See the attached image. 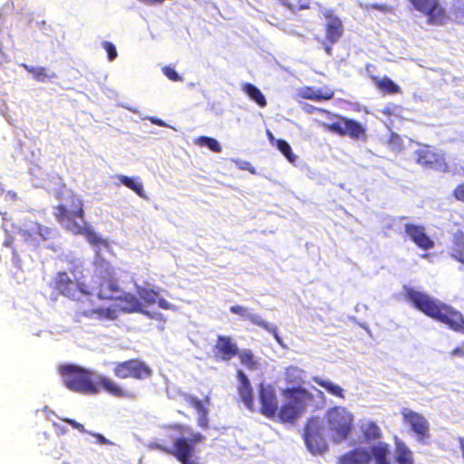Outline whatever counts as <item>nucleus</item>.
<instances>
[{"label": "nucleus", "instance_id": "obj_1", "mask_svg": "<svg viewBox=\"0 0 464 464\" xmlns=\"http://www.w3.org/2000/svg\"><path fill=\"white\" fill-rule=\"evenodd\" d=\"M327 428L323 420L312 418L308 420L304 440L308 450L313 454H323L328 449L325 433L335 443L345 440L352 431L353 415L345 407L335 406L326 412Z\"/></svg>", "mask_w": 464, "mask_h": 464}, {"label": "nucleus", "instance_id": "obj_2", "mask_svg": "<svg viewBox=\"0 0 464 464\" xmlns=\"http://www.w3.org/2000/svg\"><path fill=\"white\" fill-rule=\"evenodd\" d=\"M58 372L63 385L70 391L85 395L98 394L102 390L115 398L133 400L135 391L123 388L113 379L72 363L61 364Z\"/></svg>", "mask_w": 464, "mask_h": 464}, {"label": "nucleus", "instance_id": "obj_3", "mask_svg": "<svg viewBox=\"0 0 464 464\" xmlns=\"http://www.w3.org/2000/svg\"><path fill=\"white\" fill-rule=\"evenodd\" d=\"M405 291L407 298L425 314L446 324L454 331L464 333V318L459 311L413 288L407 287Z\"/></svg>", "mask_w": 464, "mask_h": 464}, {"label": "nucleus", "instance_id": "obj_4", "mask_svg": "<svg viewBox=\"0 0 464 464\" xmlns=\"http://www.w3.org/2000/svg\"><path fill=\"white\" fill-rule=\"evenodd\" d=\"M53 215L56 221L66 230L74 235H82L87 231L83 202L73 192L68 193L53 208Z\"/></svg>", "mask_w": 464, "mask_h": 464}, {"label": "nucleus", "instance_id": "obj_5", "mask_svg": "<svg viewBox=\"0 0 464 464\" xmlns=\"http://www.w3.org/2000/svg\"><path fill=\"white\" fill-rule=\"evenodd\" d=\"M113 300H117L118 303L113 307H98L93 309H85L77 312L79 317H87L97 320H115L119 312L131 314V313H142L148 316H150V313L143 311L142 304L140 299L131 293H124L122 295L117 296Z\"/></svg>", "mask_w": 464, "mask_h": 464}, {"label": "nucleus", "instance_id": "obj_6", "mask_svg": "<svg viewBox=\"0 0 464 464\" xmlns=\"http://www.w3.org/2000/svg\"><path fill=\"white\" fill-rule=\"evenodd\" d=\"M285 397L281 408H279L274 388L269 384L258 385V398L260 402L259 411L268 419L278 417L281 422L290 421V388L282 390Z\"/></svg>", "mask_w": 464, "mask_h": 464}, {"label": "nucleus", "instance_id": "obj_7", "mask_svg": "<svg viewBox=\"0 0 464 464\" xmlns=\"http://www.w3.org/2000/svg\"><path fill=\"white\" fill-rule=\"evenodd\" d=\"M204 440V435L195 432L192 433L190 439L184 437L176 438L173 440V447L168 446L165 440H162L150 443L149 447L151 450H157L175 457L181 464H199L192 460L191 457L194 453L195 445L203 442Z\"/></svg>", "mask_w": 464, "mask_h": 464}, {"label": "nucleus", "instance_id": "obj_8", "mask_svg": "<svg viewBox=\"0 0 464 464\" xmlns=\"http://www.w3.org/2000/svg\"><path fill=\"white\" fill-rule=\"evenodd\" d=\"M373 459L375 464H391L389 445L383 441L374 442L370 450L356 449L340 459V464H368Z\"/></svg>", "mask_w": 464, "mask_h": 464}, {"label": "nucleus", "instance_id": "obj_9", "mask_svg": "<svg viewBox=\"0 0 464 464\" xmlns=\"http://www.w3.org/2000/svg\"><path fill=\"white\" fill-rule=\"evenodd\" d=\"M304 372L292 367V419L316 409L314 395L301 386Z\"/></svg>", "mask_w": 464, "mask_h": 464}, {"label": "nucleus", "instance_id": "obj_10", "mask_svg": "<svg viewBox=\"0 0 464 464\" xmlns=\"http://www.w3.org/2000/svg\"><path fill=\"white\" fill-rule=\"evenodd\" d=\"M152 369L142 360L132 358L122 362H117L113 366V374L119 379L132 378L135 380H146L152 376Z\"/></svg>", "mask_w": 464, "mask_h": 464}, {"label": "nucleus", "instance_id": "obj_11", "mask_svg": "<svg viewBox=\"0 0 464 464\" xmlns=\"http://www.w3.org/2000/svg\"><path fill=\"white\" fill-rule=\"evenodd\" d=\"M85 295H96L102 300H113L121 289L116 276L105 277H92L91 284H87Z\"/></svg>", "mask_w": 464, "mask_h": 464}, {"label": "nucleus", "instance_id": "obj_12", "mask_svg": "<svg viewBox=\"0 0 464 464\" xmlns=\"http://www.w3.org/2000/svg\"><path fill=\"white\" fill-rule=\"evenodd\" d=\"M52 285L60 295L76 300L81 295H85L87 284L73 280L67 272L61 271L55 274Z\"/></svg>", "mask_w": 464, "mask_h": 464}, {"label": "nucleus", "instance_id": "obj_13", "mask_svg": "<svg viewBox=\"0 0 464 464\" xmlns=\"http://www.w3.org/2000/svg\"><path fill=\"white\" fill-rule=\"evenodd\" d=\"M415 10L424 14L428 23L441 24L446 20V13L440 0H409Z\"/></svg>", "mask_w": 464, "mask_h": 464}, {"label": "nucleus", "instance_id": "obj_14", "mask_svg": "<svg viewBox=\"0 0 464 464\" xmlns=\"http://www.w3.org/2000/svg\"><path fill=\"white\" fill-rule=\"evenodd\" d=\"M401 414L404 422L411 426L420 440L430 437V424L423 415L408 408H403Z\"/></svg>", "mask_w": 464, "mask_h": 464}, {"label": "nucleus", "instance_id": "obj_15", "mask_svg": "<svg viewBox=\"0 0 464 464\" xmlns=\"http://www.w3.org/2000/svg\"><path fill=\"white\" fill-rule=\"evenodd\" d=\"M327 18L325 28H326V39L321 42L324 51L327 54H332V44H335L343 35V27L341 20L338 17L333 16L327 11L324 14Z\"/></svg>", "mask_w": 464, "mask_h": 464}, {"label": "nucleus", "instance_id": "obj_16", "mask_svg": "<svg viewBox=\"0 0 464 464\" xmlns=\"http://www.w3.org/2000/svg\"><path fill=\"white\" fill-rule=\"evenodd\" d=\"M324 127L327 130L338 133L340 135H348L353 139H360L364 136L363 127L357 121L346 118L332 124L324 123Z\"/></svg>", "mask_w": 464, "mask_h": 464}, {"label": "nucleus", "instance_id": "obj_17", "mask_svg": "<svg viewBox=\"0 0 464 464\" xmlns=\"http://www.w3.org/2000/svg\"><path fill=\"white\" fill-rule=\"evenodd\" d=\"M213 353L217 360L227 362L238 354V347L230 336L218 335L213 346Z\"/></svg>", "mask_w": 464, "mask_h": 464}, {"label": "nucleus", "instance_id": "obj_18", "mask_svg": "<svg viewBox=\"0 0 464 464\" xmlns=\"http://www.w3.org/2000/svg\"><path fill=\"white\" fill-rule=\"evenodd\" d=\"M182 397L183 400L191 407H193L197 413L198 414V425L204 430L208 429V406L210 404V398L208 396H206L204 399L199 400L197 397L188 393H184Z\"/></svg>", "mask_w": 464, "mask_h": 464}, {"label": "nucleus", "instance_id": "obj_19", "mask_svg": "<svg viewBox=\"0 0 464 464\" xmlns=\"http://www.w3.org/2000/svg\"><path fill=\"white\" fill-rule=\"evenodd\" d=\"M237 378L238 380L237 392L239 394L241 401L249 411H254V392L247 376L243 371L237 370Z\"/></svg>", "mask_w": 464, "mask_h": 464}, {"label": "nucleus", "instance_id": "obj_20", "mask_svg": "<svg viewBox=\"0 0 464 464\" xmlns=\"http://www.w3.org/2000/svg\"><path fill=\"white\" fill-rule=\"evenodd\" d=\"M405 233L420 247L428 250L433 246L432 240L426 235L422 226L405 224Z\"/></svg>", "mask_w": 464, "mask_h": 464}, {"label": "nucleus", "instance_id": "obj_21", "mask_svg": "<svg viewBox=\"0 0 464 464\" xmlns=\"http://www.w3.org/2000/svg\"><path fill=\"white\" fill-rule=\"evenodd\" d=\"M359 428L362 434V441L372 443L382 438L381 428L370 419H362L359 420Z\"/></svg>", "mask_w": 464, "mask_h": 464}, {"label": "nucleus", "instance_id": "obj_22", "mask_svg": "<svg viewBox=\"0 0 464 464\" xmlns=\"http://www.w3.org/2000/svg\"><path fill=\"white\" fill-rule=\"evenodd\" d=\"M450 255L456 260L464 263V227L453 234Z\"/></svg>", "mask_w": 464, "mask_h": 464}, {"label": "nucleus", "instance_id": "obj_23", "mask_svg": "<svg viewBox=\"0 0 464 464\" xmlns=\"http://www.w3.org/2000/svg\"><path fill=\"white\" fill-rule=\"evenodd\" d=\"M299 93L303 98L314 101L330 100L334 96V92L330 89H313L308 87L301 89Z\"/></svg>", "mask_w": 464, "mask_h": 464}, {"label": "nucleus", "instance_id": "obj_24", "mask_svg": "<svg viewBox=\"0 0 464 464\" xmlns=\"http://www.w3.org/2000/svg\"><path fill=\"white\" fill-rule=\"evenodd\" d=\"M313 381L323 387L330 394L338 397L340 399L345 398L344 390L338 384L333 382L329 379H324L318 376L313 378Z\"/></svg>", "mask_w": 464, "mask_h": 464}, {"label": "nucleus", "instance_id": "obj_25", "mask_svg": "<svg viewBox=\"0 0 464 464\" xmlns=\"http://www.w3.org/2000/svg\"><path fill=\"white\" fill-rule=\"evenodd\" d=\"M229 310L231 313L247 319L254 324H256V325H259L266 329H268V324L265 321H263L259 315L249 314L247 309L244 306L237 305V304L232 305V306H230Z\"/></svg>", "mask_w": 464, "mask_h": 464}, {"label": "nucleus", "instance_id": "obj_26", "mask_svg": "<svg viewBox=\"0 0 464 464\" xmlns=\"http://www.w3.org/2000/svg\"><path fill=\"white\" fill-rule=\"evenodd\" d=\"M242 90L258 106L265 107L266 105V97L262 92L254 84L250 82H245L242 84Z\"/></svg>", "mask_w": 464, "mask_h": 464}, {"label": "nucleus", "instance_id": "obj_27", "mask_svg": "<svg viewBox=\"0 0 464 464\" xmlns=\"http://www.w3.org/2000/svg\"><path fill=\"white\" fill-rule=\"evenodd\" d=\"M94 274L92 277H105L116 276L115 270L112 266L102 257H98L94 261Z\"/></svg>", "mask_w": 464, "mask_h": 464}, {"label": "nucleus", "instance_id": "obj_28", "mask_svg": "<svg viewBox=\"0 0 464 464\" xmlns=\"http://www.w3.org/2000/svg\"><path fill=\"white\" fill-rule=\"evenodd\" d=\"M416 160L422 166L430 167L436 159L437 153L434 152L430 147L423 146L415 151Z\"/></svg>", "mask_w": 464, "mask_h": 464}, {"label": "nucleus", "instance_id": "obj_29", "mask_svg": "<svg viewBox=\"0 0 464 464\" xmlns=\"http://www.w3.org/2000/svg\"><path fill=\"white\" fill-rule=\"evenodd\" d=\"M119 180L121 184L133 190L140 197L145 198L143 186L141 182L138 181L136 179L121 175L119 176Z\"/></svg>", "mask_w": 464, "mask_h": 464}, {"label": "nucleus", "instance_id": "obj_30", "mask_svg": "<svg viewBox=\"0 0 464 464\" xmlns=\"http://www.w3.org/2000/svg\"><path fill=\"white\" fill-rule=\"evenodd\" d=\"M137 294L139 297L143 300V302L148 304L151 305L154 304L159 297V292L148 287H142L139 286L137 288Z\"/></svg>", "mask_w": 464, "mask_h": 464}, {"label": "nucleus", "instance_id": "obj_31", "mask_svg": "<svg viewBox=\"0 0 464 464\" xmlns=\"http://www.w3.org/2000/svg\"><path fill=\"white\" fill-rule=\"evenodd\" d=\"M23 67L33 75V77L38 82H44L48 78L54 77V74H49L47 69L43 66H30L23 64Z\"/></svg>", "mask_w": 464, "mask_h": 464}, {"label": "nucleus", "instance_id": "obj_32", "mask_svg": "<svg viewBox=\"0 0 464 464\" xmlns=\"http://www.w3.org/2000/svg\"><path fill=\"white\" fill-rule=\"evenodd\" d=\"M396 458L399 464H412L411 451L402 442H397Z\"/></svg>", "mask_w": 464, "mask_h": 464}, {"label": "nucleus", "instance_id": "obj_33", "mask_svg": "<svg viewBox=\"0 0 464 464\" xmlns=\"http://www.w3.org/2000/svg\"><path fill=\"white\" fill-rule=\"evenodd\" d=\"M195 143L201 147H208L211 151L219 153L222 150V148L218 141L211 137L200 136L198 137L195 140Z\"/></svg>", "mask_w": 464, "mask_h": 464}, {"label": "nucleus", "instance_id": "obj_34", "mask_svg": "<svg viewBox=\"0 0 464 464\" xmlns=\"http://www.w3.org/2000/svg\"><path fill=\"white\" fill-rule=\"evenodd\" d=\"M237 356H238L240 362L249 370H256L257 368V362L250 350L238 351Z\"/></svg>", "mask_w": 464, "mask_h": 464}, {"label": "nucleus", "instance_id": "obj_35", "mask_svg": "<svg viewBox=\"0 0 464 464\" xmlns=\"http://www.w3.org/2000/svg\"><path fill=\"white\" fill-rule=\"evenodd\" d=\"M268 136L271 144L276 146L290 160V145L285 140L276 139L271 132H268Z\"/></svg>", "mask_w": 464, "mask_h": 464}, {"label": "nucleus", "instance_id": "obj_36", "mask_svg": "<svg viewBox=\"0 0 464 464\" xmlns=\"http://www.w3.org/2000/svg\"><path fill=\"white\" fill-rule=\"evenodd\" d=\"M379 87L382 90H385L391 93H395L400 92V87L395 84L390 78H383L378 83Z\"/></svg>", "mask_w": 464, "mask_h": 464}, {"label": "nucleus", "instance_id": "obj_37", "mask_svg": "<svg viewBox=\"0 0 464 464\" xmlns=\"http://www.w3.org/2000/svg\"><path fill=\"white\" fill-rule=\"evenodd\" d=\"M430 168L441 172H446L448 170V164L442 155L437 154L434 163L431 164Z\"/></svg>", "mask_w": 464, "mask_h": 464}, {"label": "nucleus", "instance_id": "obj_38", "mask_svg": "<svg viewBox=\"0 0 464 464\" xmlns=\"http://www.w3.org/2000/svg\"><path fill=\"white\" fill-rule=\"evenodd\" d=\"M102 47L106 51L108 59L110 61H113L117 57L118 53L115 45L112 43L105 41L102 43Z\"/></svg>", "mask_w": 464, "mask_h": 464}, {"label": "nucleus", "instance_id": "obj_39", "mask_svg": "<svg viewBox=\"0 0 464 464\" xmlns=\"http://www.w3.org/2000/svg\"><path fill=\"white\" fill-rule=\"evenodd\" d=\"M163 73L173 82L182 81V78L179 75V73L175 71L174 68L170 66H166L163 68Z\"/></svg>", "mask_w": 464, "mask_h": 464}, {"label": "nucleus", "instance_id": "obj_40", "mask_svg": "<svg viewBox=\"0 0 464 464\" xmlns=\"http://www.w3.org/2000/svg\"><path fill=\"white\" fill-rule=\"evenodd\" d=\"M37 233L44 240H47L52 238L53 231L47 227L38 226Z\"/></svg>", "mask_w": 464, "mask_h": 464}, {"label": "nucleus", "instance_id": "obj_41", "mask_svg": "<svg viewBox=\"0 0 464 464\" xmlns=\"http://www.w3.org/2000/svg\"><path fill=\"white\" fill-rule=\"evenodd\" d=\"M156 303L158 304L159 307L164 310H176V306L170 303H169L165 298L163 297H158Z\"/></svg>", "mask_w": 464, "mask_h": 464}, {"label": "nucleus", "instance_id": "obj_42", "mask_svg": "<svg viewBox=\"0 0 464 464\" xmlns=\"http://www.w3.org/2000/svg\"><path fill=\"white\" fill-rule=\"evenodd\" d=\"M63 420L64 422L70 424L72 427L77 429L80 432H82V433L86 432L84 426L82 424L77 422L76 420H74L72 419H63Z\"/></svg>", "mask_w": 464, "mask_h": 464}, {"label": "nucleus", "instance_id": "obj_43", "mask_svg": "<svg viewBox=\"0 0 464 464\" xmlns=\"http://www.w3.org/2000/svg\"><path fill=\"white\" fill-rule=\"evenodd\" d=\"M390 144L393 147L394 150H399L401 145V138L398 135L392 133L390 140Z\"/></svg>", "mask_w": 464, "mask_h": 464}, {"label": "nucleus", "instance_id": "obj_44", "mask_svg": "<svg viewBox=\"0 0 464 464\" xmlns=\"http://www.w3.org/2000/svg\"><path fill=\"white\" fill-rule=\"evenodd\" d=\"M454 195L457 199L464 201V183L455 188Z\"/></svg>", "mask_w": 464, "mask_h": 464}, {"label": "nucleus", "instance_id": "obj_45", "mask_svg": "<svg viewBox=\"0 0 464 464\" xmlns=\"http://www.w3.org/2000/svg\"><path fill=\"white\" fill-rule=\"evenodd\" d=\"M366 8H372V9H378L382 11V13H386L389 10V7L386 5H367Z\"/></svg>", "mask_w": 464, "mask_h": 464}, {"label": "nucleus", "instance_id": "obj_46", "mask_svg": "<svg viewBox=\"0 0 464 464\" xmlns=\"http://www.w3.org/2000/svg\"><path fill=\"white\" fill-rule=\"evenodd\" d=\"M92 436H93L97 441L101 444H110L111 442L102 434L100 433H91Z\"/></svg>", "mask_w": 464, "mask_h": 464}, {"label": "nucleus", "instance_id": "obj_47", "mask_svg": "<svg viewBox=\"0 0 464 464\" xmlns=\"http://www.w3.org/2000/svg\"><path fill=\"white\" fill-rule=\"evenodd\" d=\"M451 355L455 357H464V349L457 347L451 352Z\"/></svg>", "mask_w": 464, "mask_h": 464}, {"label": "nucleus", "instance_id": "obj_48", "mask_svg": "<svg viewBox=\"0 0 464 464\" xmlns=\"http://www.w3.org/2000/svg\"><path fill=\"white\" fill-rule=\"evenodd\" d=\"M299 9H305L309 7L308 0H301L298 5Z\"/></svg>", "mask_w": 464, "mask_h": 464}, {"label": "nucleus", "instance_id": "obj_49", "mask_svg": "<svg viewBox=\"0 0 464 464\" xmlns=\"http://www.w3.org/2000/svg\"><path fill=\"white\" fill-rule=\"evenodd\" d=\"M150 121L158 126H164V122L160 119L151 118Z\"/></svg>", "mask_w": 464, "mask_h": 464}, {"label": "nucleus", "instance_id": "obj_50", "mask_svg": "<svg viewBox=\"0 0 464 464\" xmlns=\"http://www.w3.org/2000/svg\"><path fill=\"white\" fill-rule=\"evenodd\" d=\"M361 308L367 309L368 307H367V305H365V304H357V305L355 306V311H356V312H360V311H361Z\"/></svg>", "mask_w": 464, "mask_h": 464}, {"label": "nucleus", "instance_id": "obj_51", "mask_svg": "<svg viewBox=\"0 0 464 464\" xmlns=\"http://www.w3.org/2000/svg\"><path fill=\"white\" fill-rule=\"evenodd\" d=\"M459 445H460V448H461V450H462V455H463V458H464V438H459Z\"/></svg>", "mask_w": 464, "mask_h": 464}, {"label": "nucleus", "instance_id": "obj_52", "mask_svg": "<svg viewBox=\"0 0 464 464\" xmlns=\"http://www.w3.org/2000/svg\"><path fill=\"white\" fill-rule=\"evenodd\" d=\"M314 390L316 392L319 397L324 398V392L314 387Z\"/></svg>", "mask_w": 464, "mask_h": 464}, {"label": "nucleus", "instance_id": "obj_53", "mask_svg": "<svg viewBox=\"0 0 464 464\" xmlns=\"http://www.w3.org/2000/svg\"><path fill=\"white\" fill-rule=\"evenodd\" d=\"M172 428L176 429V430H183V426L182 425H175Z\"/></svg>", "mask_w": 464, "mask_h": 464}, {"label": "nucleus", "instance_id": "obj_54", "mask_svg": "<svg viewBox=\"0 0 464 464\" xmlns=\"http://www.w3.org/2000/svg\"><path fill=\"white\" fill-rule=\"evenodd\" d=\"M101 241H102V240H101V238H95V239H94V242H95V243H96V242H101Z\"/></svg>", "mask_w": 464, "mask_h": 464}, {"label": "nucleus", "instance_id": "obj_55", "mask_svg": "<svg viewBox=\"0 0 464 464\" xmlns=\"http://www.w3.org/2000/svg\"><path fill=\"white\" fill-rule=\"evenodd\" d=\"M275 337L280 343V340H279V338H278V336H277V334L276 333H275Z\"/></svg>", "mask_w": 464, "mask_h": 464}, {"label": "nucleus", "instance_id": "obj_56", "mask_svg": "<svg viewBox=\"0 0 464 464\" xmlns=\"http://www.w3.org/2000/svg\"><path fill=\"white\" fill-rule=\"evenodd\" d=\"M291 160H292V163H293V162H294V160H295V156H294V154H293V153H292Z\"/></svg>", "mask_w": 464, "mask_h": 464}, {"label": "nucleus", "instance_id": "obj_57", "mask_svg": "<svg viewBox=\"0 0 464 464\" xmlns=\"http://www.w3.org/2000/svg\"><path fill=\"white\" fill-rule=\"evenodd\" d=\"M311 109H314L313 106H310V108H308V111H311Z\"/></svg>", "mask_w": 464, "mask_h": 464}, {"label": "nucleus", "instance_id": "obj_58", "mask_svg": "<svg viewBox=\"0 0 464 464\" xmlns=\"http://www.w3.org/2000/svg\"><path fill=\"white\" fill-rule=\"evenodd\" d=\"M311 109H314L313 106H310V108H308V111H311Z\"/></svg>", "mask_w": 464, "mask_h": 464}]
</instances>
